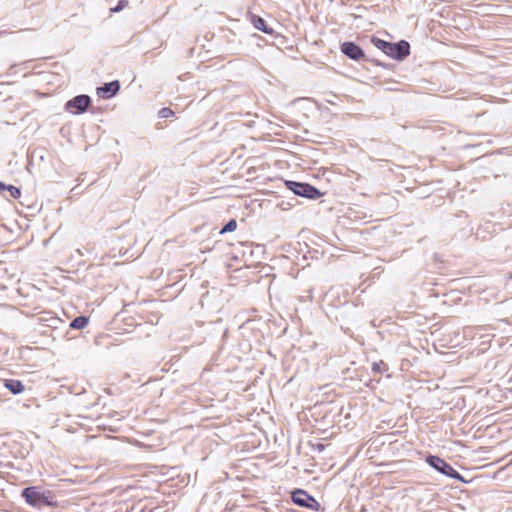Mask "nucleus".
<instances>
[{
    "instance_id": "9b49d317",
    "label": "nucleus",
    "mask_w": 512,
    "mask_h": 512,
    "mask_svg": "<svg viewBox=\"0 0 512 512\" xmlns=\"http://www.w3.org/2000/svg\"><path fill=\"white\" fill-rule=\"evenodd\" d=\"M0 190L7 191L13 199H18L21 196V190L19 187L5 184L4 182L0 181Z\"/></svg>"
},
{
    "instance_id": "423d86ee",
    "label": "nucleus",
    "mask_w": 512,
    "mask_h": 512,
    "mask_svg": "<svg viewBox=\"0 0 512 512\" xmlns=\"http://www.w3.org/2000/svg\"><path fill=\"white\" fill-rule=\"evenodd\" d=\"M291 499L299 507L307 508L313 511H321V504L308 492L303 489H295L292 492Z\"/></svg>"
},
{
    "instance_id": "f257e3e1",
    "label": "nucleus",
    "mask_w": 512,
    "mask_h": 512,
    "mask_svg": "<svg viewBox=\"0 0 512 512\" xmlns=\"http://www.w3.org/2000/svg\"><path fill=\"white\" fill-rule=\"evenodd\" d=\"M20 496L28 506L37 510L58 506L55 492L43 485L27 486L21 490Z\"/></svg>"
},
{
    "instance_id": "f03ea898",
    "label": "nucleus",
    "mask_w": 512,
    "mask_h": 512,
    "mask_svg": "<svg viewBox=\"0 0 512 512\" xmlns=\"http://www.w3.org/2000/svg\"><path fill=\"white\" fill-rule=\"evenodd\" d=\"M371 43L385 55L397 61H403L410 54V44L406 40L388 42L376 36H372Z\"/></svg>"
},
{
    "instance_id": "ddd939ff",
    "label": "nucleus",
    "mask_w": 512,
    "mask_h": 512,
    "mask_svg": "<svg viewBox=\"0 0 512 512\" xmlns=\"http://www.w3.org/2000/svg\"><path fill=\"white\" fill-rule=\"evenodd\" d=\"M237 228V221L235 219H230L220 230V234H225L228 232H233Z\"/></svg>"
},
{
    "instance_id": "39448f33",
    "label": "nucleus",
    "mask_w": 512,
    "mask_h": 512,
    "mask_svg": "<svg viewBox=\"0 0 512 512\" xmlns=\"http://www.w3.org/2000/svg\"><path fill=\"white\" fill-rule=\"evenodd\" d=\"M285 186L295 195L311 200H316L323 195L317 187L307 182L286 180Z\"/></svg>"
},
{
    "instance_id": "4468645a",
    "label": "nucleus",
    "mask_w": 512,
    "mask_h": 512,
    "mask_svg": "<svg viewBox=\"0 0 512 512\" xmlns=\"http://www.w3.org/2000/svg\"><path fill=\"white\" fill-rule=\"evenodd\" d=\"M387 370H388V365L383 361L372 363V372L373 373H383L384 371H387Z\"/></svg>"
},
{
    "instance_id": "20e7f679",
    "label": "nucleus",
    "mask_w": 512,
    "mask_h": 512,
    "mask_svg": "<svg viewBox=\"0 0 512 512\" xmlns=\"http://www.w3.org/2000/svg\"><path fill=\"white\" fill-rule=\"evenodd\" d=\"M340 51L349 59L354 61H359L361 59L365 61H370L377 66H381L383 68L389 69L392 67L390 64H384L378 60L370 59L365 56L364 50L353 41H345L340 45Z\"/></svg>"
},
{
    "instance_id": "9d476101",
    "label": "nucleus",
    "mask_w": 512,
    "mask_h": 512,
    "mask_svg": "<svg viewBox=\"0 0 512 512\" xmlns=\"http://www.w3.org/2000/svg\"><path fill=\"white\" fill-rule=\"evenodd\" d=\"M251 22L256 29L265 34L272 35L274 33V30L267 25L266 21L258 15H252Z\"/></svg>"
},
{
    "instance_id": "1a4fd4ad",
    "label": "nucleus",
    "mask_w": 512,
    "mask_h": 512,
    "mask_svg": "<svg viewBox=\"0 0 512 512\" xmlns=\"http://www.w3.org/2000/svg\"><path fill=\"white\" fill-rule=\"evenodd\" d=\"M4 387L7 388L12 394L18 395L24 391V384L17 379H4Z\"/></svg>"
},
{
    "instance_id": "7ed1b4c3",
    "label": "nucleus",
    "mask_w": 512,
    "mask_h": 512,
    "mask_svg": "<svg viewBox=\"0 0 512 512\" xmlns=\"http://www.w3.org/2000/svg\"><path fill=\"white\" fill-rule=\"evenodd\" d=\"M425 461L431 468L442 475L463 483H468V481L443 458L429 454L426 456Z\"/></svg>"
},
{
    "instance_id": "6e6552de",
    "label": "nucleus",
    "mask_w": 512,
    "mask_h": 512,
    "mask_svg": "<svg viewBox=\"0 0 512 512\" xmlns=\"http://www.w3.org/2000/svg\"><path fill=\"white\" fill-rule=\"evenodd\" d=\"M120 87V82L118 80H113L97 87L96 92L97 95L103 99H111L119 92Z\"/></svg>"
},
{
    "instance_id": "2eb2a0df",
    "label": "nucleus",
    "mask_w": 512,
    "mask_h": 512,
    "mask_svg": "<svg viewBox=\"0 0 512 512\" xmlns=\"http://www.w3.org/2000/svg\"><path fill=\"white\" fill-rule=\"evenodd\" d=\"M158 115L160 118H168L174 115V112L169 107H163L159 110Z\"/></svg>"
},
{
    "instance_id": "0eeeda50",
    "label": "nucleus",
    "mask_w": 512,
    "mask_h": 512,
    "mask_svg": "<svg viewBox=\"0 0 512 512\" xmlns=\"http://www.w3.org/2000/svg\"><path fill=\"white\" fill-rule=\"evenodd\" d=\"M91 105V97L87 94H80L65 103V110L73 115H80L85 113Z\"/></svg>"
},
{
    "instance_id": "dca6fc26",
    "label": "nucleus",
    "mask_w": 512,
    "mask_h": 512,
    "mask_svg": "<svg viewBox=\"0 0 512 512\" xmlns=\"http://www.w3.org/2000/svg\"><path fill=\"white\" fill-rule=\"evenodd\" d=\"M128 5V0H119L118 4L111 8V12L113 13H118L120 11H122L125 7H127Z\"/></svg>"
},
{
    "instance_id": "f8f14e48",
    "label": "nucleus",
    "mask_w": 512,
    "mask_h": 512,
    "mask_svg": "<svg viewBox=\"0 0 512 512\" xmlns=\"http://www.w3.org/2000/svg\"><path fill=\"white\" fill-rule=\"evenodd\" d=\"M88 323L89 318L87 316L80 315L70 322L69 327L72 329L81 330L84 329L88 325Z\"/></svg>"
},
{
    "instance_id": "f3484780",
    "label": "nucleus",
    "mask_w": 512,
    "mask_h": 512,
    "mask_svg": "<svg viewBox=\"0 0 512 512\" xmlns=\"http://www.w3.org/2000/svg\"><path fill=\"white\" fill-rule=\"evenodd\" d=\"M14 67H15V65H12V66L9 68L8 75H12V74H14V71H13V70H14Z\"/></svg>"
},
{
    "instance_id": "a211bd4d",
    "label": "nucleus",
    "mask_w": 512,
    "mask_h": 512,
    "mask_svg": "<svg viewBox=\"0 0 512 512\" xmlns=\"http://www.w3.org/2000/svg\"><path fill=\"white\" fill-rule=\"evenodd\" d=\"M317 449H318L319 451H322V450L324 449V445H323V444H321V443L317 444Z\"/></svg>"
}]
</instances>
